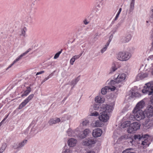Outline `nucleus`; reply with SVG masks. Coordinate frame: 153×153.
I'll list each match as a JSON object with an SVG mask.
<instances>
[{
    "instance_id": "34",
    "label": "nucleus",
    "mask_w": 153,
    "mask_h": 153,
    "mask_svg": "<svg viewBox=\"0 0 153 153\" xmlns=\"http://www.w3.org/2000/svg\"><path fill=\"white\" fill-rule=\"evenodd\" d=\"M28 103L25 100L19 105V109L22 108Z\"/></svg>"
},
{
    "instance_id": "27",
    "label": "nucleus",
    "mask_w": 153,
    "mask_h": 153,
    "mask_svg": "<svg viewBox=\"0 0 153 153\" xmlns=\"http://www.w3.org/2000/svg\"><path fill=\"white\" fill-rule=\"evenodd\" d=\"M79 77H77L74 79H73L70 85L73 86V87L72 88H73L74 86L76 84L77 82L79 81Z\"/></svg>"
},
{
    "instance_id": "6",
    "label": "nucleus",
    "mask_w": 153,
    "mask_h": 153,
    "mask_svg": "<svg viewBox=\"0 0 153 153\" xmlns=\"http://www.w3.org/2000/svg\"><path fill=\"white\" fill-rule=\"evenodd\" d=\"M27 140L25 139L22 142L14 143L12 146L13 148L15 149H19L24 147L27 143Z\"/></svg>"
},
{
    "instance_id": "23",
    "label": "nucleus",
    "mask_w": 153,
    "mask_h": 153,
    "mask_svg": "<svg viewBox=\"0 0 153 153\" xmlns=\"http://www.w3.org/2000/svg\"><path fill=\"white\" fill-rule=\"evenodd\" d=\"M145 126L147 128H149L153 126V120H148L146 121Z\"/></svg>"
},
{
    "instance_id": "24",
    "label": "nucleus",
    "mask_w": 153,
    "mask_h": 153,
    "mask_svg": "<svg viewBox=\"0 0 153 153\" xmlns=\"http://www.w3.org/2000/svg\"><path fill=\"white\" fill-rule=\"evenodd\" d=\"M72 149L66 146H65L63 148L62 152V153H72Z\"/></svg>"
},
{
    "instance_id": "16",
    "label": "nucleus",
    "mask_w": 153,
    "mask_h": 153,
    "mask_svg": "<svg viewBox=\"0 0 153 153\" xmlns=\"http://www.w3.org/2000/svg\"><path fill=\"white\" fill-rule=\"evenodd\" d=\"M77 143V140L74 138H71L68 141V144L70 147H73L75 146Z\"/></svg>"
},
{
    "instance_id": "15",
    "label": "nucleus",
    "mask_w": 153,
    "mask_h": 153,
    "mask_svg": "<svg viewBox=\"0 0 153 153\" xmlns=\"http://www.w3.org/2000/svg\"><path fill=\"white\" fill-rule=\"evenodd\" d=\"M116 88V87L115 86H112V87L109 86H105L103 88L101 89V93L103 95L105 94L108 90L110 89L111 91H114Z\"/></svg>"
},
{
    "instance_id": "58",
    "label": "nucleus",
    "mask_w": 153,
    "mask_h": 153,
    "mask_svg": "<svg viewBox=\"0 0 153 153\" xmlns=\"http://www.w3.org/2000/svg\"><path fill=\"white\" fill-rule=\"evenodd\" d=\"M151 13L153 16V7L152 8L151 11Z\"/></svg>"
},
{
    "instance_id": "50",
    "label": "nucleus",
    "mask_w": 153,
    "mask_h": 153,
    "mask_svg": "<svg viewBox=\"0 0 153 153\" xmlns=\"http://www.w3.org/2000/svg\"><path fill=\"white\" fill-rule=\"evenodd\" d=\"M111 40L109 39L108 42H107L106 43V44L105 45L104 47H106V48H107V47L108 46V45H109V44L110 42H111Z\"/></svg>"
},
{
    "instance_id": "2",
    "label": "nucleus",
    "mask_w": 153,
    "mask_h": 153,
    "mask_svg": "<svg viewBox=\"0 0 153 153\" xmlns=\"http://www.w3.org/2000/svg\"><path fill=\"white\" fill-rule=\"evenodd\" d=\"M131 56V54L128 51H120L117 55V58L119 61H126L129 59Z\"/></svg>"
},
{
    "instance_id": "64",
    "label": "nucleus",
    "mask_w": 153,
    "mask_h": 153,
    "mask_svg": "<svg viewBox=\"0 0 153 153\" xmlns=\"http://www.w3.org/2000/svg\"><path fill=\"white\" fill-rule=\"evenodd\" d=\"M113 37V35H112L110 37Z\"/></svg>"
},
{
    "instance_id": "11",
    "label": "nucleus",
    "mask_w": 153,
    "mask_h": 153,
    "mask_svg": "<svg viewBox=\"0 0 153 153\" xmlns=\"http://www.w3.org/2000/svg\"><path fill=\"white\" fill-rule=\"evenodd\" d=\"M149 137L148 134L144 135L142 141V144L145 147L148 146L150 144Z\"/></svg>"
},
{
    "instance_id": "49",
    "label": "nucleus",
    "mask_w": 153,
    "mask_h": 153,
    "mask_svg": "<svg viewBox=\"0 0 153 153\" xmlns=\"http://www.w3.org/2000/svg\"><path fill=\"white\" fill-rule=\"evenodd\" d=\"M84 24L85 25H87L89 23V22H88L86 19H85L83 21Z\"/></svg>"
},
{
    "instance_id": "12",
    "label": "nucleus",
    "mask_w": 153,
    "mask_h": 153,
    "mask_svg": "<svg viewBox=\"0 0 153 153\" xmlns=\"http://www.w3.org/2000/svg\"><path fill=\"white\" fill-rule=\"evenodd\" d=\"M29 51V50H27L26 51L25 53H22L16 59H15L13 63L11 64L6 69V70H7L8 69L11 68L14 64L16 63L17 62L19 61L21 59L22 57L25 56L26 54H27Z\"/></svg>"
},
{
    "instance_id": "21",
    "label": "nucleus",
    "mask_w": 153,
    "mask_h": 153,
    "mask_svg": "<svg viewBox=\"0 0 153 153\" xmlns=\"http://www.w3.org/2000/svg\"><path fill=\"white\" fill-rule=\"evenodd\" d=\"M95 101L98 103H102L105 101L104 98L100 96L96 97L95 98Z\"/></svg>"
},
{
    "instance_id": "47",
    "label": "nucleus",
    "mask_w": 153,
    "mask_h": 153,
    "mask_svg": "<svg viewBox=\"0 0 153 153\" xmlns=\"http://www.w3.org/2000/svg\"><path fill=\"white\" fill-rule=\"evenodd\" d=\"M99 105H95L94 106L93 108L94 110H97L99 108Z\"/></svg>"
},
{
    "instance_id": "32",
    "label": "nucleus",
    "mask_w": 153,
    "mask_h": 153,
    "mask_svg": "<svg viewBox=\"0 0 153 153\" xmlns=\"http://www.w3.org/2000/svg\"><path fill=\"white\" fill-rule=\"evenodd\" d=\"M133 150L132 148L127 149L124 150L122 153H136L135 152L131 151Z\"/></svg>"
},
{
    "instance_id": "37",
    "label": "nucleus",
    "mask_w": 153,
    "mask_h": 153,
    "mask_svg": "<svg viewBox=\"0 0 153 153\" xmlns=\"http://www.w3.org/2000/svg\"><path fill=\"white\" fill-rule=\"evenodd\" d=\"M120 26V24L118 23V24L115 27H114L113 30L112 31V34H114L117 31L118 28Z\"/></svg>"
},
{
    "instance_id": "14",
    "label": "nucleus",
    "mask_w": 153,
    "mask_h": 153,
    "mask_svg": "<svg viewBox=\"0 0 153 153\" xmlns=\"http://www.w3.org/2000/svg\"><path fill=\"white\" fill-rule=\"evenodd\" d=\"M102 133L101 129L97 128L94 129L92 132V135L94 137H98L100 136Z\"/></svg>"
},
{
    "instance_id": "33",
    "label": "nucleus",
    "mask_w": 153,
    "mask_h": 153,
    "mask_svg": "<svg viewBox=\"0 0 153 153\" xmlns=\"http://www.w3.org/2000/svg\"><path fill=\"white\" fill-rule=\"evenodd\" d=\"M144 137V135H141L140 134L135 135L134 136V139L135 140L138 139L140 140L143 139Z\"/></svg>"
},
{
    "instance_id": "4",
    "label": "nucleus",
    "mask_w": 153,
    "mask_h": 153,
    "mask_svg": "<svg viewBox=\"0 0 153 153\" xmlns=\"http://www.w3.org/2000/svg\"><path fill=\"white\" fill-rule=\"evenodd\" d=\"M134 118L137 121H140L144 119L145 118V114L143 111L134 109L133 111Z\"/></svg>"
},
{
    "instance_id": "31",
    "label": "nucleus",
    "mask_w": 153,
    "mask_h": 153,
    "mask_svg": "<svg viewBox=\"0 0 153 153\" xmlns=\"http://www.w3.org/2000/svg\"><path fill=\"white\" fill-rule=\"evenodd\" d=\"M117 68L115 65L112 66L110 70L109 74H112L116 70Z\"/></svg>"
},
{
    "instance_id": "13",
    "label": "nucleus",
    "mask_w": 153,
    "mask_h": 153,
    "mask_svg": "<svg viewBox=\"0 0 153 153\" xmlns=\"http://www.w3.org/2000/svg\"><path fill=\"white\" fill-rule=\"evenodd\" d=\"M148 73L145 72L140 71L139 72L136 77V80L139 81L142 79L147 77Z\"/></svg>"
},
{
    "instance_id": "40",
    "label": "nucleus",
    "mask_w": 153,
    "mask_h": 153,
    "mask_svg": "<svg viewBox=\"0 0 153 153\" xmlns=\"http://www.w3.org/2000/svg\"><path fill=\"white\" fill-rule=\"evenodd\" d=\"M100 122L99 120H97L95 122V124L94 126L95 127H100Z\"/></svg>"
},
{
    "instance_id": "39",
    "label": "nucleus",
    "mask_w": 153,
    "mask_h": 153,
    "mask_svg": "<svg viewBox=\"0 0 153 153\" xmlns=\"http://www.w3.org/2000/svg\"><path fill=\"white\" fill-rule=\"evenodd\" d=\"M62 53V51H59V52H58L57 53H56L54 57V59H57L59 56L60 54V53Z\"/></svg>"
},
{
    "instance_id": "45",
    "label": "nucleus",
    "mask_w": 153,
    "mask_h": 153,
    "mask_svg": "<svg viewBox=\"0 0 153 153\" xmlns=\"http://www.w3.org/2000/svg\"><path fill=\"white\" fill-rule=\"evenodd\" d=\"M88 121L87 120H85L83 121L82 123V125L83 126H86L88 124Z\"/></svg>"
},
{
    "instance_id": "63",
    "label": "nucleus",
    "mask_w": 153,
    "mask_h": 153,
    "mask_svg": "<svg viewBox=\"0 0 153 153\" xmlns=\"http://www.w3.org/2000/svg\"><path fill=\"white\" fill-rule=\"evenodd\" d=\"M2 122H1L0 123V126H1V123H2Z\"/></svg>"
},
{
    "instance_id": "38",
    "label": "nucleus",
    "mask_w": 153,
    "mask_h": 153,
    "mask_svg": "<svg viewBox=\"0 0 153 153\" xmlns=\"http://www.w3.org/2000/svg\"><path fill=\"white\" fill-rule=\"evenodd\" d=\"M6 147V143H4L2 144L1 148L0 149V150L4 152L5 150Z\"/></svg>"
},
{
    "instance_id": "48",
    "label": "nucleus",
    "mask_w": 153,
    "mask_h": 153,
    "mask_svg": "<svg viewBox=\"0 0 153 153\" xmlns=\"http://www.w3.org/2000/svg\"><path fill=\"white\" fill-rule=\"evenodd\" d=\"M147 60H153V55L150 56L149 57L147 58Z\"/></svg>"
},
{
    "instance_id": "22",
    "label": "nucleus",
    "mask_w": 153,
    "mask_h": 153,
    "mask_svg": "<svg viewBox=\"0 0 153 153\" xmlns=\"http://www.w3.org/2000/svg\"><path fill=\"white\" fill-rule=\"evenodd\" d=\"M135 0H131L130 8L129 10L128 11V13L129 14L130 13L134 10V5Z\"/></svg>"
},
{
    "instance_id": "9",
    "label": "nucleus",
    "mask_w": 153,
    "mask_h": 153,
    "mask_svg": "<svg viewBox=\"0 0 153 153\" xmlns=\"http://www.w3.org/2000/svg\"><path fill=\"white\" fill-rule=\"evenodd\" d=\"M110 117L109 114L106 113V112L103 111L101 113V115L99 117V119L101 121L106 122L108 120Z\"/></svg>"
},
{
    "instance_id": "8",
    "label": "nucleus",
    "mask_w": 153,
    "mask_h": 153,
    "mask_svg": "<svg viewBox=\"0 0 153 153\" xmlns=\"http://www.w3.org/2000/svg\"><path fill=\"white\" fill-rule=\"evenodd\" d=\"M148 118H150L153 115V107L151 105H148L143 111Z\"/></svg>"
},
{
    "instance_id": "41",
    "label": "nucleus",
    "mask_w": 153,
    "mask_h": 153,
    "mask_svg": "<svg viewBox=\"0 0 153 153\" xmlns=\"http://www.w3.org/2000/svg\"><path fill=\"white\" fill-rule=\"evenodd\" d=\"M52 75L51 74L49 75L48 77L45 78L42 81V83L43 82H45L48 79L50 78L51 77Z\"/></svg>"
},
{
    "instance_id": "18",
    "label": "nucleus",
    "mask_w": 153,
    "mask_h": 153,
    "mask_svg": "<svg viewBox=\"0 0 153 153\" xmlns=\"http://www.w3.org/2000/svg\"><path fill=\"white\" fill-rule=\"evenodd\" d=\"M145 105V102L142 100L139 102L136 105L134 109L139 110H141V109L143 108Z\"/></svg>"
},
{
    "instance_id": "10",
    "label": "nucleus",
    "mask_w": 153,
    "mask_h": 153,
    "mask_svg": "<svg viewBox=\"0 0 153 153\" xmlns=\"http://www.w3.org/2000/svg\"><path fill=\"white\" fill-rule=\"evenodd\" d=\"M96 143V141L93 138H88L83 140L82 142L83 145L85 146H88Z\"/></svg>"
},
{
    "instance_id": "46",
    "label": "nucleus",
    "mask_w": 153,
    "mask_h": 153,
    "mask_svg": "<svg viewBox=\"0 0 153 153\" xmlns=\"http://www.w3.org/2000/svg\"><path fill=\"white\" fill-rule=\"evenodd\" d=\"M107 48L106 47H104L102 48L101 51L100 52L102 53H103L104 52H105L106 50H107Z\"/></svg>"
},
{
    "instance_id": "19",
    "label": "nucleus",
    "mask_w": 153,
    "mask_h": 153,
    "mask_svg": "<svg viewBox=\"0 0 153 153\" xmlns=\"http://www.w3.org/2000/svg\"><path fill=\"white\" fill-rule=\"evenodd\" d=\"M131 38V34L130 33H128L126 34L125 37H123L122 39V41L123 42L126 43L129 42Z\"/></svg>"
},
{
    "instance_id": "29",
    "label": "nucleus",
    "mask_w": 153,
    "mask_h": 153,
    "mask_svg": "<svg viewBox=\"0 0 153 153\" xmlns=\"http://www.w3.org/2000/svg\"><path fill=\"white\" fill-rule=\"evenodd\" d=\"M130 121H127L125 122H124L122 124V126L123 128H125L127 127L130 125Z\"/></svg>"
},
{
    "instance_id": "53",
    "label": "nucleus",
    "mask_w": 153,
    "mask_h": 153,
    "mask_svg": "<svg viewBox=\"0 0 153 153\" xmlns=\"http://www.w3.org/2000/svg\"><path fill=\"white\" fill-rule=\"evenodd\" d=\"M44 73V71H41L39 72H37L36 74V75H39V74H41Z\"/></svg>"
},
{
    "instance_id": "20",
    "label": "nucleus",
    "mask_w": 153,
    "mask_h": 153,
    "mask_svg": "<svg viewBox=\"0 0 153 153\" xmlns=\"http://www.w3.org/2000/svg\"><path fill=\"white\" fill-rule=\"evenodd\" d=\"M90 132L91 131L89 129H86L84 130L82 134L79 135V137L81 138H85Z\"/></svg>"
},
{
    "instance_id": "28",
    "label": "nucleus",
    "mask_w": 153,
    "mask_h": 153,
    "mask_svg": "<svg viewBox=\"0 0 153 153\" xmlns=\"http://www.w3.org/2000/svg\"><path fill=\"white\" fill-rule=\"evenodd\" d=\"M31 91V88L30 87H27V90L25 91L23 94L22 95V97L27 96Z\"/></svg>"
},
{
    "instance_id": "25",
    "label": "nucleus",
    "mask_w": 153,
    "mask_h": 153,
    "mask_svg": "<svg viewBox=\"0 0 153 153\" xmlns=\"http://www.w3.org/2000/svg\"><path fill=\"white\" fill-rule=\"evenodd\" d=\"M131 96L132 97H139L140 96V94L137 91L134 90V88L132 89L131 92Z\"/></svg>"
},
{
    "instance_id": "35",
    "label": "nucleus",
    "mask_w": 153,
    "mask_h": 153,
    "mask_svg": "<svg viewBox=\"0 0 153 153\" xmlns=\"http://www.w3.org/2000/svg\"><path fill=\"white\" fill-rule=\"evenodd\" d=\"M37 133L36 131V128L33 127L30 131V134H31V136H34Z\"/></svg>"
},
{
    "instance_id": "61",
    "label": "nucleus",
    "mask_w": 153,
    "mask_h": 153,
    "mask_svg": "<svg viewBox=\"0 0 153 153\" xmlns=\"http://www.w3.org/2000/svg\"><path fill=\"white\" fill-rule=\"evenodd\" d=\"M152 36H153V30L152 31Z\"/></svg>"
},
{
    "instance_id": "26",
    "label": "nucleus",
    "mask_w": 153,
    "mask_h": 153,
    "mask_svg": "<svg viewBox=\"0 0 153 153\" xmlns=\"http://www.w3.org/2000/svg\"><path fill=\"white\" fill-rule=\"evenodd\" d=\"M67 134L69 136L72 137L74 136V131L71 128H69L66 131Z\"/></svg>"
},
{
    "instance_id": "17",
    "label": "nucleus",
    "mask_w": 153,
    "mask_h": 153,
    "mask_svg": "<svg viewBox=\"0 0 153 153\" xmlns=\"http://www.w3.org/2000/svg\"><path fill=\"white\" fill-rule=\"evenodd\" d=\"M60 121L61 120L59 118L56 117L50 119L48 122V123L49 125L52 126L59 123Z\"/></svg>"
},
{
    "instance_id": "55",
    "label": "nucleus",
    "mask_w": 153,
    "mask_h": 153,
    "mask_svg": "<svg viewBox=\"0 0 153 153\" xmlns=\"http://www.w3.org/2000/svg\"><path fill=\"white\" fill-rule=\"evenodd\" d=\"M86 153H95V152L92 150H89Z\"/></svg>"
},
{
    "instance_id": "7",
    "label": "nucleus",
    "mask_w": 153,
    "mask_h": 153,
    "mask_svg": "<svg viewBox=\"0 0 153 153\" xmlns=\"http://www.w3.org/2000/svg\"><path fill=\"white\" fill-rule=\"evenodd\" d=\"M114 103V102L111 103L109 104H105L103 105V108L105 109L104 112H106L107 113H109L111 112L113 109Z\"/></svg>"
},
{
    "instance_id": "30",
    "label": "nucleus",
    "mask_w": 153,
    "mask_h": 153,
    "mask_svg": "<svg viewBox=\"0 0 153 153\" xmlns=\"http://www.w3.org/2000/svg\"><path fill=\"white\" fill-rule=\"evenodd\" d=\"M26 31V29L25 27L24 28L22 29L21 30V32L20 33V35L21 36L25 37Z\"/></svg>"
},
{
    "instance_id": "36",
    "label": "nucleus",
    "mask_w": 153,
    "mask_h": 153,
    "mask_svg": "<svg viewBox=\"0 0 153 153\" xmlns=\"http://www.w3.org/2000/svg\"><path fill=\"white\" fill-rule=\"evenodd\" d=\"M34 96L33 94L30 95L25 100L28 103L29 101Z\"/></svg>"
},
{
    "instance_id": "43",
    "label": "nucleus",
    "mask_w": 153,
    "mask_h": 153,
    "mask_svg": "<svg viewBox=\"0 0 153 153\" xmlns=\"http://www.w3.org/2000/svg\"><path fill=\"white\" fill-rule=\"evenodd\" d=\"M75 60L73 57L70 60V64L71 65H73L74 63L75 62Z\"/></svg>"
},
{
    "instance_id": "5",
    "label": "nucleus",
    "mask_w": 153,
    "mask_h": 153,
    "mask_svg": "<svg viewBox=\"0 0 153 153\" xmlns=\"http://www.w3.org/2000/svg\"><path fill=\"white\" fill-rule=\"evenodd\" d=\"M140 124L138 122L133 123L130 125L128 128L127 132L130 133H134L140 129Z\"/></svg>"
},
{
    "instance_id": "52",
    "label": "nucleus",
    "mask_w": 153,
    "mask_h": 153,
    "mask_svg": "<svg viewBox=\"0 0 153 153\" xmlns=\"http://www.w3.org/2000/svg\"><path fill=\"white\" fill-rule=\"evenodd\" d=\"M120 13L118 12L115 18V20H116L119 16Z\"/></svg>"
},
{
    "instance_id": "1",
    "label": "nucleus",
    "mask_w": 153,
    "mask_h": 153,
    "mask_svg": "<svg viewBox=\"0 0 153 153\" xmlns=\"http://www.w3.org/2000/svg\"><path fill=\"white\" fill-rule=\"evenodd\" d=\"M126 76V75L124 73L120 74L114 80L110 81V84L114 85L116 88H119L121 86L120 82L125 79Z\"/></svg>"
},
{
    "instance_id": "44",
    "label": "nucleus",
    "mask_w": 153,
    "mask_h": 153,
    "mask_svg": "<svg viewBox=\"0 0 153 153\" xmlns=\"http://www.w3.org/2000/svg\"><path fill=\"white\" fill-rule=\"evenodd\" d=\"M91 115L92 116H97L99 115V113L97 111H95L94 112L91 113Z\"/></svg>"
},
{
    "instance_id": "3",
    "label": "nucleus",
    "mask_w": 153,
    "mask_h": 153,
    "mask_svg": "<svg viewBox=\"0 0 153 153\" xmlns=\"http://www.w3.org/2000/svg\"><path fill=\"white\" fill-rule=\"evenodd\" d=\"M142 91L144 94L152 95L153 93V81L146 83Z\"/></svg>"
},
{
    "instance_id": "42",
    "label": "nucleus",
    "mask_w": 153,
    "mask_h": 153,
    "mask_svg": "<svg viewBox=\"0 0 153 153\" xmlns=\"http://www.w3.org/2000/svg\"><path fill=\"white\" fill-rule=\"evenodd\" d=\"M82 54H80L79 55H76L73 56V57L75 60L78 59L81 56Z\"/></svg>"
},
{
    "instance_id": "62",
    "label": "nucleus",
    "mask_w": 153,
    "mask_h": 153,
    "mask_svg": "<svg viewBox=\"0 0 153 153\" xmlns=\"http://www.w3.org/2000/svg\"><path fill=\"white\" fill-rule=\"evenodd\" d=\"M146 23H148L149 22V21H146Z\"/></svg>"
},
{
    "instance_id": "56",
    "label": "nucleus",
    "mask_w": 153,
    "mask_h": 153,
    "mask_svg": "<svg viewBox=\"0 0 153 153\" xmlns=\"http://www.w3.org/2000/svg\"><path fill=\"white\" fill-rule=\"evenodd\" d=\"M9 116V114L7 115H6L5 116V117L4 118V119L1 122H3V121H5L6 119L8 117V116Z\"/></svg>"
},
{
    "instance_id": "60",
    "label": "nucleus",
    "mask_w": 153,
    "mask_h": 153,
    "mask_svg": "<svg viewBox=\"0 0 153 153\" xmlns=\"http://www.w3.org/2000/svg\"><path fill=\"white\" fill-rule=\"evenodd\" d=\"M3 152L0 150V153H2Z\"/></svg>"
},
{
    "instance_id": "54",
    "label": "nucleus",
    "mask_w": 153,
    "mask_h": 153,
    "mask_svg": "<svg viewBox=\"0 0 153 153\" xmlns=\"http://www.w3.org/2000/svg\"><path fill=\"white\" fill-rule=\"evenodd\" d=\"M150 101L152 104L153 105V95L151 97Z\"/></svg>"
},
{
    "instance_id": "57",
    "label": "nucleus",
    "mask_w": 153,
    "mask_h": 153,
    "mask_svg": "<svg viewBox=\"0 0 153 153\" xmlns=\"http://www.w3.org/2000/svg\"><path fill=\"white\" fill-rule=\"evenodd\" d=\"M130 116L129 114H127L125 117H124V119H126V118H127L128 117Z\"/></svg>"
},
{
    "instance_id": "59",
    "label": "nucleus",
    "mask_w": 153,
    "mask_h": 153,
    "mask_svg": "<svg viewBox=\"0 0 153 153\" xmlns=\"http://www.w3.org/2000/svg\"><path fill=\"white\" fill-rule=\"evenodd\" d=\"M121 10H122V8H119V10L118 11V12L120 13L121 11Z\"/></svg>"
},
{
    "instance_id": "51",
    "label": "nucleus",
    "mask_w": 153,
    "mask_h": 153,
    "mask_svg": "<svg viewBox=\"0 0 153 153\" xmlns=\"http://www.w3.org/2000/svg\"><path fill=\"white\" fill-rule=\"evenodd\" d=\"M129 143L131 144L132 145L133 144L134 140L132 139H130L128 140Z\"/></svg>"
}]
</instances>
